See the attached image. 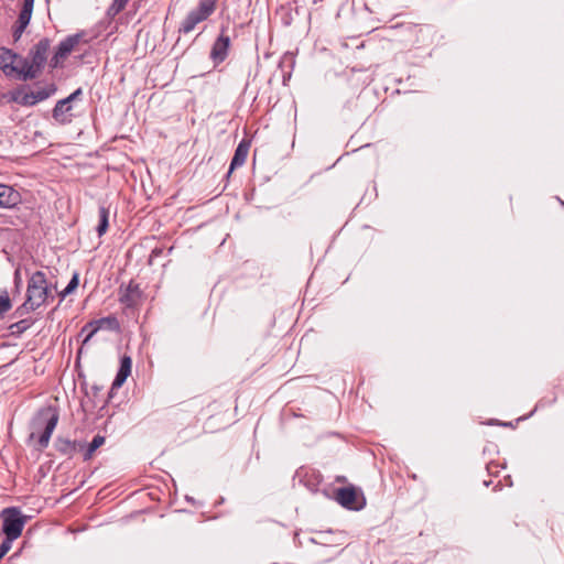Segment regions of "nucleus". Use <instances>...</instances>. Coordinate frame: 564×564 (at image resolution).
<instances>
[{"mask_svg":"<svg viewBox=\"0 0 564 564\" xmlns=\"http://www.w3.org/2000/svg\"><path fill=\"white\" fill-rule=\"evenodd\" d=\"M365 9H366L367 11H369V12H370V9H369V7L367 6V3H365Z\"/></svg>","mask_w":564,"mask_h":564,"instance_id":"c03bdc74","label":"nucleus"},{"mask_svg":"<svg viewBox=\"0 0 564 564\" xmlns=\"http://www.w3.org/2000/svg\"><path fill=\"white\" fill-rule=\"evenodd\" d=\"M106 442V437L104 435L97 434L93 437L89 443L85 442V451L83 455V460L88 462L93 458L96 451L101 447Z\"/></svg>","mask_w":564,"mask_h":564,"instance_id":"a211bd4d","label":"nucleus"},{"mask_svg":"<svg viewBox=\"0 0 564 564\" xmlns=\"http://www.w3.org/2000/svg\"><path fill=\"white\" fill-rule=\"evenodd\" d=\"M128 377H129L128 375L122 373V372L117 370V373H116L115 379H113V381L111 383L110 390L113 391L116 389L121 388L124 384V382L127 381Z\"/></svg>","mask_w":564,"mask_h":564,"instance_id":"bb28decb","label":"nucleus"},{"mask_svg":"<svg viewBox=\"0 0 564 564\" xmlns=\"http://www.w3.org/2000/svg\"><path fill=\"white\" fill-rule=\"evenodd\" d=\"M18 105L22 106V107H34L35 104H34V100L32 98V94L31 91H25L23 89L22 91V95H21V98L18 100Z\"/></svg>","mask_w":564,"mask_h":564,"instance_id":"cd10ccee","label":"nucleus"},{"mask_svg":"<svg viewBox=\"0 0 564 564\" xmlns=\"http://www.w3.org/2000/svg\"><path fill=\"white\" fill-rule=\"evenodd\" d=\"M21 57L19 53L6 46H0V69L7 77L21 80Z\"/></svg>","mask_w":564,"mask_h":564,"instance_id":"6e6552de","label":"nucleus"},{"mask_svg":"<svg viewBox=\"0 0 564 564\" xmlns=\"http://www.w3.org/2000/svg\"><path fill=\"white\" fill-rule=\"evenodd\" d=\"M98 330L96 329V327L93 325V326H89V322L86 323L82 329H80V333H79V336L83 337V340H82V344L83 345H86L87 343H89V340L94 337V335L97 333Z\"/></svg>","mask_w":564,"mask_h":564,"instance_id":"b1692460","label":"nucleus"},{"mask_svg":"<svg viewBox=\"0 0 564 564\" xmlns=\"http://www.w3.org/2000/svg\"><path fill=\"white\" fill-rule=\"evenodd\" d=\"M131 369H132V359H131V357L128 356V355H123L120 358L118 371L130 376L131 375Z\"/></svg>","mask_w":564,"mask_h":564,"instance_id":"a878e982","label":"nucleus"},{"mask_svg":"<svg viewBox=\"0 0 564 564\" xmlns=\"http://www.w3.org/2000/svg\"><path fill=\"white\" fill-rule=\"evenodd\" d=\"M72 443L75 447V453L79 452L84 455L85 451V441L83 440H72Z\"/></svg>","mask_w":564,"mask_h":564,"instance_id":"473e14b6","label":"nucleus"},{"mask_svg":"<svg viewBox=\"0 0 564 564\" xmlns=\"http://www.w3.org/2000/svg\"><path fill=\"white\" fill-rule=\"evenodd\" d=\"M51 40L42 37L30 50L26 56L21 57V80L28 82L37 78L48 64Z\"/></svg>","mask_w":564,"mask_h":564,"instance_id":"f257e3e1","label":"nucleus"},{"mask_svg":"<svg viewBox=\"0 0 564 564\" xmlns=\"http://www.w3.org/2000/svg\"><path fill=\"white\" fill-rule=\"evenodd\" d=\"M59 419L58 409L47 405L39 409L32 420V429L30 437L33 438L37 434L39 449L42 451L48 446L52 434Z\"/></svg>","mask_w":564,"mask_h":564,"instance_id":"f03ea898","label":"nucleus"},{"mask_svg":"<svg viewBox=\"0 0 564 564\" xmlns=\"http://www.w3.org/2000/svg\"><path fill=\"white\" fill-rule=\"evenodd\" d=\"M543 405H544L543 400H540V401L536 403V405H535V408L533 409V411H532L528 416H525V419L530 417V416H531V415H532V414H533L538 409L542 408ZM519 420H524V417H520Z\"/></svg>","mask_w":564,"mask_h":564,"instance_id":"e433bc0d","label":"nucleus"},{"mask_svg":"<svg viewBox=\"0 0 564 564\" xmlns=\"http://www.w3.org/2000/svg\"><path fill=\"white\" fill-rule=\"evenodd\" d=\"M141 296L142 291L140 285L131 280L124 290L121 289L119 301L127 307H133L137 303V300L141 299Z\"/></svg>","mask_w":564,"mask_h":564,"instance_id":"4468645a","label":"nucleus"},{"mask_svg":"<svg viewBox=\"0 0 564 564\" xmlns=\"http://www.w3.org/2000/svg\"><path fill=\"white\" fill-rule=\"evenodd\" d=\"M39 307H40V303H37L36 301H33L32 296H29L26 294L25 301L20 306H18L14 310L12 316L14 318H20V317H23L24 315H26V314H29L31 312H34Z\"/></svg>","mask_w":564,"mask_h":564,"instance_id":"6ab92c4d","label":"nucleus"},{"mask_svg":"<svg viewBox=\"0 0 564 564\" xmlns=\"http://www.w3.org/2000/svg\"><path fill=\"white\" fill-rule=\"evenodd\" d=\"M557 199H558L560 204L564 206V200H562V199H561V198H558V197H557Z\"/></svg>","mask_w":564,"mask_h":564,"instance_id":"37998d69","label":"nucleus"},{"mask_svg":"<svg viewBox=\"0 0 564 564\" xmlns=\"http://www.w3.org/2000/svg\"><path fill=\"white\" fill-rule=\"evenodd\" d=\"M72 94V98L75 99V101H80L84 96V90L82 87L76 88Z\"/></svg>","mask_w":564,"mask_h":564,"instance_id":"72a5a7b5","label":"nucleus"},{"mask_svg":"<svg viewBox=\"0 0 564 564\" xmlns=\"http://www.w3.org/2000/svg\"><path fill=\"white\" fill-rule=\"evenodd\" d=\"M80 37V33H75L66 36L57 44L52 57L48 61V66L51 69H56L63 65L64 59L72 53L74 47L79 43Z\"/></svg>","mask_w":564,"mask_h":564,"instance_id":"1a4fd4ad","label":"nucleus"},{"mask_svg":"<svg viewBox=\"0 0 564 564\" xmlns=\"http://www.w3.org/2000/svg\"><path fill=\"white\" fill-rule=\"evenodd\" d=\"M58 87L55 83L46 84L44 87L37 90H31L34 104L37 105L56 94Z\"/></svg>","mask_w":564,"mask_h":564,"instance_id":"f3484780","label":"nucleus"},{"mask_svg":"<svg viewBox=\"0 0 564 564\" xmlns=\"http://www.w3.org/2000/svg\"><path fill=\"white\" fill-rule=\"evenodd\" d=\"M334 499L343 508L351 511H360L366 507V497L362 489L351 484L336 488Z\"/></svg>","mask_w":564,"mask_h":564,"instance_id":"39448f33","label":"nucleus"},{"mask_svg":"<svg viewBox=\"0 0 564 564\" xmlns=\"http://www.w3.org/2000/svg\"><path fill=\"white\" fill-rule=\"evenodd\" d=\"M128 2H129V0H113L107 10V14L109 17L117 15L126 8Z\"/></svg>","mask_w":564,"mask_h":564,"instance_id":"393cba45","label":"nucleus"},{"mask_svg":"<svg viewBox=\"0 0 564 564\" xmlns=\"http://www.w3.org/2000/svg\"><path fill=\"white\" fill-rule=\"evenodd\" d=\"M217 1L218 0H199L197 7L191 10L182 21L178 32L187 34L192 32L198 23L206 21L215 12Z\"/></svg>","mask_w":564,"mask_h":564,"instance_id":"20e7f679","label":"nucleus"},{"mask_svg":"<svg viewBox=\"0 0 564 564\" xmlns=\"http://www.w3.org/2000/svg\"><path fill=\"white\" fill-rule=\"evenodd\" d=\"M34 1L35 0H23L22 8L20 10L18 20L15 21V23L12 26L13 43H17L20 41V39L22 37V34L29 26L31 19H32Z\"/></svg>","mask_w":564,"mask_h":564,"instance_id":"9d476101","label":"nucleus"},{"mask_svg":"<svg viewBox=\"0 0 564 564\" xmlns=\"http://www.w3.org/2000/svg\"><path fill=\"white\" fill-rule=\"evenodd\" d=\"M54 448L56 452H58L62 456L67 457L68 459L73 458L75 456V447L72 443V440L64 436H57L54 440Z\"/></svg>","mask_w":564,"mask_h":564,"instance_id":"dca6fc26","label":"nucleus"},{"mask_svg":"<svg viewBox=\"0 0 564 564\" xmlns=\"http://www.w3.org/2000/svg\"><path fill=\"white\" fill-rule=\"evenodd\" d=\"M12 307V302L6 289L0 290V316H3Z\"/></svg>","mask_w":564,"mask_h":564,"instance_id":"5701e85b","label":"nucleus"},{"mask_svg":"<svg viewBox=\"0 0 564 564\" xmlns=\"http://www.w3.org/2000/svg\"><path fill=\"white\" fill-rule=\"evenodd\" d=\"M185 500H186L187 502L192 503V505H195V503H196L195 499H194L193 497H191V496H185Z\"/></svg>","mask_w":564,"mask_h":564,"instance_id":"ea45409f","label":"nucleus"},{"mask_svg":"<svg viewBox=\"0 0 564 564\" xmlns=\"http://www.w3.org/2000/svg\"><path fill=\"white\" fill-rule=\"evenodd\" d=\"M86 395L88 397V401L86 402V401L83 400L82 403H80V405L84 409V411H86L87 403L90 401L88 391H86Z\"/></svg>","mask_w":564,"mask_h":564,"instance_id":"4c0bfd02","label":"nucleus"},{"mask_svg":"<svg viewBox=\"0 0 564 564\" xmlns=\"http://www.w3.org/2000/svg\"><path fill=\"white\" fill-rule=\"evenodd\" d=\"M62 101L57 100L53 107L51 115L53 120L59 126L70 124L74 120L73 105H61Z\"/></svg>","mask_w":564,"mask_h":564,"instance_id":"ddd939ff","label":"nucleus"},{"mask_svg":"<svg viewBox=\"0 0 564 564\" xmlns=\"http://www.w3.org/2000/svg\"><path fill=\"white\" fill-rule=\"evenodd\" d=\"M0 518L2 520L1 532L6 538L15 541L23 532L30 517L22 513L19 507H7L1 510Z\"/></svg>","mask_w":564,"mask_h":564,"instance_id":"7ed1b4c3","label":"nucleus"},{"mask_svg":"<svg viewBox=\"0 0 564 564\" xmlns=\"http://www.w3.org/2000/svg\"><path fill=\"white\" fill-rule=\"evenodd\" d=\"M109 208L104 205L99 206V219L96 227L97 236L102 237L109 228Z\"/></svg>","mask_w":564,"mask_h":564,"instance_id":"aec40b11","label":"nucleus"},{"mask_svg":"<svg viewBox=\"0 0 564 564\" xmlns=\"http://www.w3.org/2000/svg\"><path fill=\"white\" fill-rule=\"evenodd\" d=\"M14 292L20 293L23 286V280L20 269H17L13 273Z\"/></svg>","mask_w":564,"mask_h":564,"instance_id":"c85d7f7f","label":"nucleus"},{"mask_svg":"<svg viewBox=\"0 0 564 564\" xmlns=\"http://www.w3.org/2000/svg\"><path fill=\"white\" fill-rule=\"evenodd\" d=\"M487 424L488 425L512 426L511 422H500L498 420H490Z\"/></svg>","mask_w":564,"mask_h":564,"instance_id":"f704fd0d","label":"nucleus"},{"mask_svg":"<svg viewBox=\"0 0 564 564\" xmlns=\"http://www.w3.org/2000/svg\"><path fill=\"white\" fill-rule=\"evenodd\" d=\"M79 285V273L75 271L72 274L70 280L68 281L67 285L59 292L61 300H64L66 296L70 295L76 291V289Z\"/></svg>","mask_w":564,"mask_h":564,"instance_id":"4be33fe9","label":"nucleus"},{"mask_svg":"<svg viewBox=\"0 0 564 564\" xmlns=\"http://www.w3.org/2000/svg\"><path fill=\"white\" fill-rule=\"evenodd\" d=\"M164 252L163 247H155L150 253L149 263L152 264L153 259L161 257Z\"/></svg>","mask_w":564,"mask_h":564,"instance_id":"2f4dec72","label":"nucleus"},{"mask_svg":"<svg viewBox=\"0 0 564 564\" xmlns=\"http://www.w3.org/2000/svg\"><path fill=\"white\" fill-rule=\"evenodd\" d=\"M490 484H491V481H490V480H488V481H487V480H485V481H484V485H485L486 487H488Z\"/></svg>","mask_w":564,"mask_h":564,"instance_id":"79ce46f5","label":"nucleus"},{"mask_svg":"<svg viewBox=\"0 0 564 564\" xmlns=\"http://www.w3.org/2000/svg\"><path fill=\"white\" fill-rule=\"evenodd\" d=\"M249 149H250V141L242 139L238 143L237 148L235 149L234 156L231 158L229 169L225 175L226 180H229L231 173L236 169H238L245 164Z\"/></svg>","mask_w":564,"mask_h":564,"instance_id":"9b49d317","label":"nucleus"},{"mask_svg":"<svg viewBox=\"0 0 564 564\" xmlns=\"http://www.w3.org/2000/svg\"><path fill=\"white\" fill-rule=\"evenodd\" d=\"M95 326L99 332L101 329H107L110 332H119L120 323L115 315H108L98 319H93L89 322V326Z\"/></svg>","mask_w":564,"mask_h":564,"instance_id":"2eb2a0df","label":"nucleus"},{"mask_svg":"<svg viewBox=\"0 0 564 564\" xmlns=\"http://www.w3.org/2000/svg\"><path fill=\"white\" fill-rule=\"evenodd\" d=\"M23 88H25V86H19L17 88L12 89L9 93V100L12 101V102L18 104V100L21 98Z\"/></svg>","mask_w":564,"mask_h":564,"instance_id":"7c9ffc66","label":"nucleus"},{"mask_svg":"<svg viewBox=\"0 0 564 564\" xmlns=\"http://www.w3.org/2000/svg\"><path fill=\"white\" fill-rule=\"evenodd\" d=\"M26 294L32 296L33 301L43 305L51 296V290L47 285L46 275L43 271H35L28 281Z\"/></svg>","mask_w":564,"mask_h":564,"instance_id":"423d86ee","label":"nucleus"},{"mask_svg":"<svg viewBox=\"0 0 564 564\" xmlns=\"http://www.w3.org/2000/svg\"><path fill=\"white\" fill-rule=\"evenodd\" d=\"M173 250V247H170L169 250H167V253L170 254Z\"/></svg>","mask_w":564,"mask_h":564,"instance_id":"a18cd8bd","label":"nucleus"},{"mask_svg":"<svg viewBox=\"0 0 564 564\" xmlns=\"http://www.w3.org/2000/svg\"><path fill=\"white\" fill-rule=\"evenodd\" d=\"M62 101L61 105H73L75 101L74 98H72V94H69L67 97L59 99Z\"/></svg>","mask_w":564,"mask_h":564,"instance_id":"c9c22d12","label":"nucleus"},{"mask_svg":"<svg viewBox=\"0 0 564 564\" xmlns=\"http://www.w3.org/2000/svg\"><path fill=\"white\" fill-rule=\"evenodd\" d=\"M33 319L31 318H22L13 324H11L9 326V329L11 330V334L14 335V336H20L22 335L24 332H26L32 325H33Z\"/></svg>","mask_w":564,"mask_h":564,"instance_id":"412c9836","label":"nucleus"},{"mask_svg":"<svg viewBox=\"0 0 564 564\" xmlns=\"http://www.w3.org/2000/svg\"><path fill=\"white\" fill-rule=\"evenodd\" d=\"M13 542H14L13 540L4 536L3 541L0 543V561L10 551Z\"/></svg>","mask_w":564,"mask_h":564,"instance_id":"c756f323","label":"nucleus"},{"mask_svg":"<svg viewBox=\"0 0 564 564\" xmlns=\"http://www.w3.org/2000/svg\"><path fill=\"white\" fill-rule=\"evenodd\" d=\"M22 203L21 194L12 186L0 183V208L11 209Z\"/></svg>","mask_w":564,"mask_h":564,"instance_id":"f8f14e48","label":"nucleus"},{"mask_svg":"<svg viewBox=\"0 0 564 564\" xmlns=\"http://www.w3.org/2000/svg\"><path fill=\"white\" fill-rule=\"evenodd\" d=\"M225 501V498L224 497H220L216 502H215V506H220L223 505Z\"/></svg>","mask_w":564,"mask_h":564,"instance_id":"a19ab883","label":"nucleus"},{"mask_svg":"<svg viewBox=\"0 0 564 564\" xmlns=\"http://www.w3.org/2000/svg\"><path fill=\"white\" fill-rule=\"evenodd\" d=\"M227 30L228 26L221 24L220 32L212 45L209 58L213 62L214 67L224 63L228 57L231 47V37L227 34Z\"/></svg>","mask_w":564,"mask_h":564,"instance_id":"0eeeda50","label":"nucleus"},{"mask_svg":"<svg viewBox=\"0 0 564 564\" xmlns=\"http://www.w3.org/2000/svg\"><path fill=\"white\" fill-rule=\"evenodd\" d=\"M91 390H93L94 395L96 397L98 394V392L100 391V388L98 386H93Z\"/></svg>","mask_w":564,"mask_h":564,"instance_id":"58836bf2","label":"nucleus"}]
</instances>
